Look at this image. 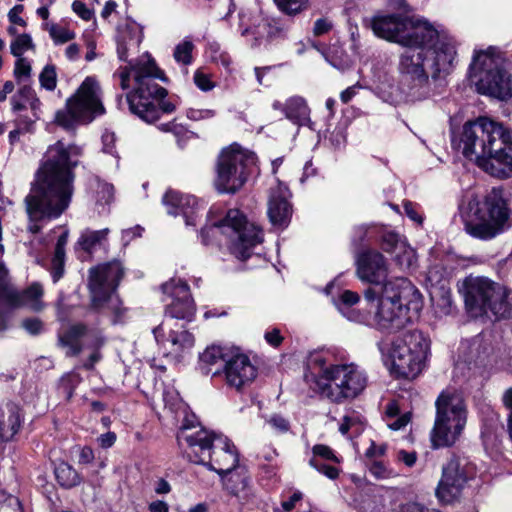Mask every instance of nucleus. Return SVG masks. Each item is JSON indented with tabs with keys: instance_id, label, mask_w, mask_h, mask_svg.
Instances as JSON below:
<instances>
[{
	"instance_id": "nucleus-29",
	"label": "nucleus",
	"mask_w": 512,
	"mask_h": 512,
	"mask_svg": "<svg viewBox=\"0 0 512 512\" xmlns=\"http://www.w3.org/2000/svg\"><path fill=\"white\" fill-rule=\"evenodd\" d=\"M285 116L292 122L303 125L309 120V108L302 97L294 96L285 103Z\"/></svg>"
},
{
	"instance_id": "nucleus-55",
	"label": "nucleus",
	"mask_w": 512,
	"mask_h": 512,
	"mask_svg": "<svg viewBox=\"0 0 512 512\" xmlns=\"http://www.w3.org/2000/svg\"><path fill=\"white\" fill-rule=\"evenodd\" d=\"M411 420V416L409 412H406L402 415H398L394 419L386 420L387 426L392 430H400L404 428Z\"/></svg>"
},
{
	"instance_id": "nucleus-23",
	"label": "nucleus",
	"mask_w": 512,
	"mask_h": 512,
	"mask_svg": "<svg viewBox=\"0 0 512 512\" xmlns=\"http://www.w3.org/2000/svg\"><path fill=\"white\" fill-rule=\"evenodd\" d=\"M408 19L398 15H377L373 17L371 27L376 36L401 45L405 43L403 34Z\"/></svg>"
},
{
	"instance_id": "nucleus-3",
	"label": "nucleus",
	"mask_w": 512,
	"mask_h": 512,
	"mask_svg": "<svg viewBox=\"0 0 512 512\" xmlns=\"http://www.w3.org/2000/svg\"><path fill=\"white\" fill-rule=\"evenodd\" d=\"M421 309L422 296L418 289L407 278L397 277L382 286L373 315L353 312L347 317L381 331L396 332L410 323Z\"/></svg>"
},
{
	"instance_id": "nucleus-41",
	"label": "nucleus",
	"mask_w": 512,
	"mask_h": 512,
	"mask_svg": "<svg viewBox=\"0 0 512 512\" xmlns=\"http://www.w3.org/2000/svg\"><path fill=\"white\" fill-rule=\"evenodd\" d=\"M404 242H406L404 238L392 231L384 232L381 236V247L390 254H395L400 247V243Z\"/></svg>"
},
{
	"instance_id": "nucleus-54",
	"label": "nucleus",
	"mask_w": 512,
	"mask_h": 512,
	"mask_svg": "<svg viewBox=\"0 0 512 512\" xmlns=\"http://www.w3.org/2000/svg\"><path fill=\"white\" fill-rule=\"evenodd\" d=\"M431 299L435 303L436 306H439L442 308L443 313H449L452 302H451V294L448 290H445L444 288H442L440 298L436 299V296H434L432 294Z\"/></svg>"
},
{
	"instance_id": "nucleus-62",
	"label": "nucleus",
	"mask_w": 512,
	"mask_h": 512,
	"mask_svg": "<svg viewBox=\"0 0 512 512\" xmlns=\"http://www.w3.org/2000/svg\"><path fill=\"white\" fill-rule=\"evenodd\" d=\"M114 78L119 79L123 90L128 88V66L121 64L114 73Z\"/></svg>"
},
{
	"instance_id": "nucleus-33",
	"label": "nucleus",
	"mask_w": 512,
	"mask_h": 512,
	"mask_svg": "<svg viewBox=\"0 0 512 512\" xmlns=\"http://www.w3.org/2000/svg\"><path fill=\"white\" fill-rule=\"evenodd\" d=\"M68 242V232L62 233L56 243L54 256L51 264V275L54 282H57L64 275L65 246Z\"/></svg>"
},
{
	"instance_id": "nucleus-49",
	"label": "nucleus",
	"mask_w": 512,
	"mask_h": 512,
	"mask_svg": "<svg viewBox=\"0 0 512 512\" xmlns=\"http://www.w3.org/2000/svg\"><path fill=\"white\" fill-rule=\"evenodd\" d=\"M369 472L377 479H388L394 475L391 469L379 461H374L370 465Z\"/></svg>"
},
{
	"instance_id": "nucleus-24",
	"label": "nucleus",
	"mask_w": 512,
	"mask_h": 512,
	"mask_svg": "<svg viewBox=\"0 0 512 512\" xmlns=\"http://www.w3.org/2000/svg\"><path fill=\"white\" fill-rule=\"evenodd\" d=\"M163 203L168 207L169 214H182L185 218L186 225H196L198 202L195 197L170 190L164 195Z\"/></svg>"
},
{
	"instance_id": "nucleus-8",
	"label": "nucleus",
	"mask_w": 512,
	"mask_h": 512,
	"mask_svg": "<svg viewBox=\"0 0 512 512\" xmlns=\"http://www.w3.org/2000/svg\"><path fill=\"white\" fill-rule=\"evenodd\" d=\"M465 230L472 237L489 240L503 232L509 219V210L499 188H493L480 202L471 196L467 204Z\"/></svg>"
},
{
	"instance_id": "nucleus-26",
	"label": "nucleus",
	"mask_w": 512,
	"mask_h": 512,
	"mask_svg": "<svg viewBox=\"0 0 512 512\" xmlns=\"http://www.w3.org/2000/svg\"><path fill=\"white\" fill-rule=\"evenodd\" d=\"M19 411L12 402L0 405V441H9L17 433L21 423Z\"/></svg>"
},
{
	"instance_id": "nucleus-27",
	"label": "nucleus",
	"mask_w": 512,
	"mask_h": 512,
	"mask_svg": "<svg viewBox=\"0 0 512 512\" xmlns=\"http://www.w3.org/2000/svg\"><path fill=\"white\" fill-rule=\"evenodd\" d=\"M236 346H219L212 345L207 347L200 355L202 368L206 374L212 376V372L216 368H222V365L227 363L228 355L233 353Z\"/></svg>"
},
{
	"instance_id": "nucleus-45",
	"label": "nucleus",
	"mask_w": 512,
	"mask_h": 512,
	"mask_svg": "<svg viewBox=\"0 0 512 512\" xmlns=\"http://www.w3.org/2000/svg\"><path fill=\"white\" fill-rule=\"evenodd\" d=\"M6 274L7 271L3 265L0 264V299H5L11 305L12 299L18 296V291L8 285L5 280Z\"/></svg>"
},
{
	"instance_id": "nucleus-9",
	"label": "nucleus",
	"mask_w": 512,
	"mask_h": 512,
	"mask_svg": "<svg viewBox=\"0 0 512 512\" xmlns=\"http://www.w3.org/2000/svg\"><path fill=\"white\" fill-rule=\"evenodd\" d=\"M436 416L431 431L434 448L450 447L459 439L467 422V409L462 395L453 389L441 392L435 402Z\"/></svg>"
},
{
	"instance_id": "nucleus-52",
	"label": "nucleus",
	"mask_w": 512,
	"mask_h": 512,
	"mask_svg": "<svg viewBox=\"0 0 512 512\" xmlns=\"http://www.w3.org/2000/svg\"><path fill=\"white\" fill-rule=\"evenodd\" d=\"M31 73V65L25 58H18L15 63L14 76L18 81L23 78H29Z\"/></svg>"
},
{
	"instance_id": "nucleus-21",
	"label": "nucleus",
	"mask_w": 512,
	"mask_h": 512,
	"mask_svg": "<svg viewBox=\"0 0 512 512\" xmlns=\"http://www.w3.org/2000/svg\"><path fill=\"white\" fill-rule=\"evenodd\" d=\"M161 288L163 293L172 299L166 307L164 320L183 319L191 321L195 315L196 307L187 283L180 279H171L164 283Z\"/></svg>"
},
{
	"instance_id": "nucleus-22",
	"label": "nucleus",
	"mask_w": 512,
	"mask_h": 512,
	"mask_svg": "<svg viewBox=\"0 0 512 512\" xmlns=\"http://www.w3.org/2000/svg\"><path fill=\"white\" fill-rule=\"evenodd\" d=\"M356 275L362 282L373 285L383 284L389 275V264L382 253L374 249L360 252L355 260Z\"/></svg>"
},
{
	"instance_id": "nucleus-34",
	"label": "nucleus",
	"mask_w": 512,
	"mask_h": 512,
	"mask_svg": "<svg viewBox=\"0 0 512 512\" xmlns=\"http://www.w3.org/2000/svg\"><path fill=\"white\" fill-rule=\"evenodd\" d=\"M57 482L64 488H72L80 484L81 477L67 462H60L54 470Z\"/></svg>"
},
{
	"instance_id": "nucleus-36",
	"label": "nucleus",
	"mask_w": 512,
	"mask_h": 512,
	"mask_svg": "<svg viewBox=\"0 0 512 512\" xmlns=\"http://www.w3.org/2000/svg\"><path fill=\"white\" fill-rule=\"evenodd\" d=\"M319 460L340 463V458L335 454V452L329 446L324 444H317L313 446L312 457L309 459V465L323 468V466L319 464Z\"/></svg>"
},
{
	"instance_id": "nucleus-56",
	"label": "nucleus",
	"mask_w": 512,
	"mask_h": 512,
	"mask_svg": "<svg viewBox=\"0 0 512 512\" xmlns=\"http://www.w3.org/2000/svg\"><path fill=\"white\" fill-rule=\"evenodd\" d=\"M99 188L97 202L103 205L109 204L113 199V187L109 184H102Z\"/></svg>"
},
{
	"instance_id": "nucleus-64",
	"label": "nucleus",
	"mask_w": 512,
	"mask_h": 512,
	"mask_svg": "<svg viewBox=\"0 0 512 512\" xmlns=\"http://www.w3.org/2000/svg\"><path fill=\"white\" fill-rule=\"evenodd\" d=\"M116 441V434L114 432H107L104 434H101L97 438V442L100 445V447L107 449L114 445Z\"/></svg>"
},
{
	"instance_id": "nucleus-63",
	"label": "nucleus",
	"mask_w": 512,
	"mask_h": 512,
	"mask_svg": "<svg viewBox=\"0 0 512 512\" xmlns=\"http://www.w3.org/2000/svg\"><path fill=\"white\" fill-rule=\"evenodd\" d=\"M22 326L30 334H38L42 328V323L39 319L31 318L23 321Z\"/></svg>"
},
{
	"instance_id": "nucleus-43",
	"label": "nucleus",
	"mask_w": 512,
	"mask_h": 512,
	"mask_svg": "<svg viewBox=\"0 0 512 512\" xmlns=\"http://www.w3.org/2000/svg\"><path fill=\"white\" fill-rule=\"evenodd\" d=\"M194 45L189 40L179 43L174 50L173 56L176 62L188 65L192 62V51Z\"/></svg>"
},
{
	"instance_id": "nucleus-48",
	"label": "nucleus",
	"mask_w": 512,
	"mask_h": 512,
	"mask_svg": "<svg viewBox=\"0 0 512 512\" xmlns=\"http://www.w3.org/2000/svg\"><path fill=\"white\" fill-rule=\"evenodd\" d=\"M319 464L321 466H323V468L318 467V466H311V467L331 480L338 478V476L340 474V469L336 466L337 463L327 462L325 460H319Z\"/></svg>"
},
{
	"instance_id": "nucleus-40",
	"label": "nucleus",
	"mask_w": 512,
	"mask_h": 512,
	"mask_svg": "<svg viewBox=\"0 0 512 512\" xmlns=\"http://www.w3.org/2000/svg\"><path fill=\"white\" fill-rule=\"evenodd\" d=\"M277 7L288 15H295L309 7L308 0H274Z\"/></svg>"
},
{
	"instance_id": "nucleus-6",
	"label": "nucleus",
	"mask_w": 512,
	"mask_h": 512,
	"mask_svg": "<svg viewBox=\"0 0 512 512\" xmlns=\"http://www.w3.org/2000/svg\"><path fill=\"white\" fill-rule=\"evenodd\" d=\"M402 46L423 50L431 58V78L433 81L446 77L452 70L456 56L453 43L447 35L427 20L409 18L403 34Z\"/></svg>"
},
{
	"instance_id": "nucleus-12",
	"label": "nucleus",
	"mask_w": 512,
	"mask_h": 512,
	"mask_svg": "<svg viewBox=\"0 0 512 512\" xmlns=\"http://www.w3.org/2000/svg\"><path fill=\"white\" fill-rule=\"evenodd\" d=\"M502 59L492 49L477 53L470 66V76L477 91L500 100L512 97V77L501 68Z\"/></svg>"
},
{
	"instance_id": "nucleus-35",
	"label": "nucleus",
	"mask_w": 512,
	"mask_h": 512,
	"mask_svg": "<svg viewBox=\"0 0 512 512\" xmlns=\"http://www.w3.org/2000/svg\"><path fill=\"white\" fill-rule=\"evenodd\" d=\"M108 229L102 230H85L77 241V245L86 252H92L106 239Z\"/></svg>"
},
{
	"instance_id": "nucleus-46",
	"label": "nucleus",
	"mask_w": 512,
	"mask_h": 512,
	"mask_svg": "<svg viewBox=\"0 0 512 512\" xmlns=\"http://www.w3.org/2000/svg\"><path fill=\"white\" fill-rule=\"evenodd\" d=\"M49 34L56 44H63L75 38V34L66 28L52 25Z\"/></svg>"
},
{
	"instance_id": "nucleus-51",
	"label": "nucleus",
	"mask_w": 512,
	"mask_h": 512,
	"mask_svg": "<svg viewBox=\"0 0 512 512\" xmlns=\"http://www.w3.org/2000/svg\"><path fill=\"white\" fill-rule=\"evenodd\" d=\"M193 79L195 85L202 91H210L215 87V84L211 81L210 76L201 70H197L195 72Z\"/></svg>"
},
{
	"instance_id": "nucleus-25",
	"label": "nucleus",
	"mask_w": 512,
	"mask_h": 512,
	"mask_svg": "<svg viewBox=\"0 0 512 512\" xmlns=\"http://www.w3.org/2000/svg\"><path fill=\"white\" fill-rule=\"evenodd\" d=\"M289 192L286 186L279 185L271 191L268 202V217L274 226L287 225L291 215L292 208L288 202Z\"/></svg>"
},
{
	"instance_id": "nucleus-59",
	"label": "nucleus",
	"mask_w": 512,
	"mask_h": 512,
	"mask_svg": "<svg viewBox=\"0 0 512 512\" xmlns=\"http://www.w3.org/2000/svg\"><path fill=\"white\" fill-rule=\"evenodd\" d=\"M72 8L83 20H90L93 16V12L80 0H75L72 4Z\"/></svg>"
},
{
	"instance_id": "nucleus-10",
	"label": "nucleus",
	"mask_w": 512,
	"mask_h": 512,
	"mask_svg": "<svg viewBox=\"0 0 512 512\" xmlns=\"http://www.w3.org/2000/svg\"><path fill=\"white\" fill-rule=\"evenodd\" d=\"M208 233L214 237L224 236L230 252L240 260L249 258L252 249L263 241V234L259 227L248 222L244 214L237 209L229 210L221 221L201 231L205 243Z\"/></svg>"
},
{
	"instance_id": "nucleus-7",
	"label": "nucleus",
	"mask_w": 512,
	"mask_h": 512,
	"mask_svg": "<svg viewBox=\"0 0 512 512\" xmlns=\"http://www.w3.org/2000/svg\"><path fill=\"white\" fill-rule=\"evenodd\" d=\"M465 305L473 317L490 312L497 318L512 317V290L486 277L469 276L462 282Z\"/></svg>"
},
{
	"instance_id": "nucleus-31",
	"label": "nucleus",
	"mask_w": 512,
	"mask_h": 512,
	"mask_svg": "<svg viewBox=\"0 0 512 512\" xmlns=\"http://www.w3.org/2000/svg\"><path fill=\"white\" fill-rule=\"evenodd\" d=\"M249 33L250 29H245L242 35L245 36ZM251 33L255 36V45H257L264 37L269 40L282 37L284 35V29L276 22L270 21L269 19H262Z\"/></svg>"
},
{
	"instance_id": "nucleus-53",
	"label": "nucleus",
	"mask_w": 512,
	"mask_h": 512,
	"mask_svg": "<svg viewBox=\"0 0 512 512\" xmlns=\"http://www.w3.org/2000/svg\"><path fill=\"white\" fill-rule=\"evenodd\" d=\"M19 505L18 499L0 491V512H12Z\"/></svg>"
},
{
	"instance_id": "nucleus-32",
	"label": "nucleus",
	"mask_w": 512,
	"mask_h": 512,
	"mask_svg": "<svg viewBox=\"0 0 512 512\" xmlns=\"http://www.w3.org/2000/svg\"><path fill=\"white\" fill-rule=\"evenodd\" d=\"M221 478L224 487L235 496L247 487L248 477L244 468L237 467L231 472L221 475Z\"/></svg>"
},
{
	"instance_id": "nucleus-47",
	"label": "nucleus",
	"mask_w": 512,
	"mask_h": 512,
	"mask_svg": "<svg viewBox=\"0 0 512 512\" xmlns=\"http://www.w3.org/2000/svg\"><path fill=\"white\" fill-rule=\"evenodd\" d=\"M302 506V494L295 492L288 500L282 502V510L277 512H300ZM302 512L310 511L303 510Z\"/></svg>"
},
{
	"instance_id": "nucleus-39",
	"label": "nucleus",
	"mask_w": 512,
	"mask_h": 512,
	"mask_svg": "<svg viewBox=\"0 0 512 512\" xmlns=\"http://www.w3.org/2000/svg\"><path fill=\"white\" fill-rule=\"evenodd\" d=\"M336 363H329L328 358L325 354L316 352L310 355L308 360V365L310 368L316 370H319V375L315 380V383L317 384V381H321L322 383H325V370L332 367V365H335Z\"/></svg>"
},
{
	"instance_id": "nucleus-61",
	"label": "nucleus",
	"mask_w": 512,
	"mask_h": 512,
	"mask_svg": "<svg viewBox=\"0 0 512 512\" xmlns=\"http://www.w3.org/2000/svg\"><path fill=\"white\" fill-rule=\"evenodd\" d=\"M332 28V24L327 19L321 18L316 20L313 27V33L316 36L327 33Z\"/></svg>"
},
{
	"instance_id": "nucleus-50",
	"label": "nucleus",
	"mask_w": 512,
	"mask_h": 512,
	"mask_svg": "<svg viewBox=\"0 0 512 512\" xmlns=\"http://www.w3.org/2000/svg\"><path fill=\"white\" fill-rule=\"evenodd\" d=\"M215 115L216 112L212 109L189 108L186 112L187 118L193 121L208 120L213 118Z\"/></svg>"
},
{
	"instance_id": "nucleus-2",
	"label": "nucleus",
	"mask_w": 512,
	"mask_h": 512,
	"mask_svg": "<svg viewBox=\"0 0 512 512\" xmlns=\"http://www.w3.org/2000/svg\"><path fill=\"white\" fill-rule=\"evenodd\" d=\"M462 154L486 173L512 176V130L481 116L464 124L460 139Z\"/></svg>"
},
{
	"instance_id": "nucleus-1",
	"label": "nucleus",
	"mask_w": 512,
	"mask_h": 512,
	"mask_svg": "<svg viewBox=\"0 0 512 512\" xmlns=\"http://www.w3.org/2000/svg\"><path fill=\"white\" fill-rule=\"evenodd\" d=\"M82 148L59 140L50 145L35 182L25 197L28 231L41 230L40 221L58 218L69 207L74 193V169L79 165Z\"/></svg>"
},
{
	"instance_id": "nucleus-37",
	"label": "nucleus",
	"mask_w": 512,
	"mask_h": 512,
	"mask_svg": "<svg viewBox=\"0 0 512 512\" xmlns=\"http://www.w3.org/2000/svg\"><path fill=\"white\" fill-rule=\"evenodd\" d=\"M394 261L399 266L400 270H408L416 262L415 251L407 242L400 243L398 251L394 254Z\"/></svg>"
},
{
	"instance_id": "nucleus-58",
	"label": "nucleus",
	"mask_w": 512,
	"mask_h": 512,
	"mask_svg": "<svg viewBox=\"0 0 512 512\" xmlns=\"http://www.w3.org/2000/svg\"><path fill=\"white\" fill-rule=\"evenodd\" d=\"M267 422L279 432H286L289 429V422L280 415H272Z\"/></svg>"
},
{
	"instance_id": "nucleus-57",
	"label": "nucleus",
	"mask_w": 512,
	"mask_h": 512,
	"mask_svg": "<svg viewBox=\"0 0 512 512\" xmlns=\"http://www.w3.org/2000/svg\"><path fill=\"white\" fill-rule=\"evenodd\" d=\"M36 120L33 115L30 117L29 115L19 114L15 119V124L22 131L30 132Z\"/></svg>"
},
{
	"instance_id": "nucleus-15",
	"label": "nucleus",
	"mask_w": 512,
	"mask_h": 512,
	"mask_svg": "<svg viewBox=\"0 0 512 512\" xmlns=\"http://www.w3.org/2000/svg\"><path fill=\"white\" fill-rule=\"evenodd\" d=\"M429 349L430 341L421 331L405 332L392 344L393 371L400 377L415 378L425 367Z\"/></svg>"
},
{
	"instance_id": "nucleus-60",
	"label": "nucleus",
	"mask_w": 512,
	"mask_h": 512,
	"mask_svg": "<svg viewBox=\"0 0 512 512\" xmlns=\"http://www.w3.org/2000/svg\"><path fill=\"white\" fill-rule=\"evenodd\" d=\"M23 9V5H16L9 11L8 18L12 24L20 26L26 25L25 20L22 17H20V14L22 13Z\"/></svg>"
},
{
	"instance_id": "nucleus-30",
	"label": "nucleus",
	"mask_w": 512,
	"mask_h": 512,
	"mask_svg": "<svg viewBox=\"0 0 512 512\" xmlns=\"http://www.w3.org/2000/svg\"><path fill=\"white\" fill-rule=\"evenodd\" d=\"M43 295L42 286L34 283L23 292H18V296L12 299V306H29L31 309L38 311L42 308L40 298Z\"/></svg>"
},
{
	"instance_id": "nucleus-44",
	"label": "nucleus",
	"mask_w": 512,
	"mask_h": 512,
	"mask_svg": "<svg viewBox=\"0 0 512 512\" xmlns=\"http://www.w3.org/2000/svg\"><path fill=\"white\" fill-rule=\"evenodd\" d=\"M39 82L43 88L53 91L57 85L56 69L53 65H46L39 75Z\"/></svg>"
},
{
	"instance_id": "nucleus-17",
	"label": "nucleus",
	"mask_w": 512,
	"mask_h": 512,
	"mask_svg": "<svg viewBox=\"0 0 512 512\" xmlns=\"http://www.w3.org/2000/svg\"><path fill=\"white\" fill-rule=\"evenodd\" d=\"M431 58L423 50L408 48L400 56L399 72L402 81L409 86L408 96L412 100H422L433 94L428 71L431 72Z\"/></svg>"
},
{
	"instance_id": "nucleus-18",
	"label": "nucleus",
	"mask_w": 512,
	"mask_h": 512,
	"mask_svg": "<svg viewBox=\"0 0 512 512\" xmlns=\"http://www.w3.org/2000/svg\"><path fill=\"white\" fill-rule=\"evenodd\" d=\"M475 471L467 460L453 457L442 468V476L436 488L440 502L450 504L458 500Z\"/></svg>"
},
{
	"instance_id": "nucleus-11",
	"label": "nucleus",
	"mask_w": 512,
	"mask_h": 512,
	"mask_svg": "<svg viewBox=\"0 0 512 512\" xmlns=\"http://www.w3.org/2000/svg\"><path fill=\"white\" fill-rule=\"evenodd\" d=\"M325 381H317L319 393L331 402L340 404L361 395L367 386L368 376L354 362L336 363L325 370Z\"/></svg>"
},
{
	"instance_id": "nucleus-4",
	"label": "nucleus",
	"mask_w": 512,
	"mask_h": 512,
	"mask_svg": "<svg viewBox=\"0 0 512 512\" xmlns=\"http://www.w3.org/2000/svg\"><path fill=\"white\" fill-rule=\"evenodd\" d=\"M131 72L135 88L130 93V112L147 123H153L159 119L160 111L170 114L176 110L177 103L165 99L168 91L152 81L158 79L167 83L168 78L149 53H144L130 65Z\"/></svg>"
},
{
	"instance_id": "nucleus-16",
	"label": "nucleus",
	"mask_w": 512,
	"mask_h": 512,
	"mask_svg": "<svg viewBox=\"0 0 512 512\" xmlns=\"http://www.w3.org/2000/svg\"><path fill=\"white\" fill-rule=\"evenodd\" d=\"M100 86L94 77H87L73 97L67 100L66 109L56 113V122L65 129L75 124H87L105 109L100 100Z\"/></svg>"
},
{
	"instance_id": "nucleus-5",
	"label": "nucleus",
	"mask_w": 512,
	"mask_h": 512,
	"mask_svg": "<svg viewBox=\"0 0 512 512\" xmlns=\"http://www.w3.org/2000/svg\"><path fill=\"white\" fill-rule=\"evenodd\" d=\"M183 423L177 442L190 461L207 465L220 476L239 467V455L233 443L223 435H216L203 428Z\"/></svg>"
},
{
	"instance_id": "nucleus-20",
	"label": "nucleus",
	"mask_w": 512,
	"mask_h": 512,
	"mask_svg": "<svg viewBox=\"0 0 512 512\" xmlns=\"http://www.w3.org/2000/svg\"><path fill=\"white\" fill-rule=\"evenodd\" d=\"M153 334L163 354L175 361L194 346L193 335L175 321L163 320Z\"/></svg>"
},
{
	"instance_id": "nucleus-28",
	"label": "nucleus",
	"mask_w": 512,
	"mask_h": 512,
	"mask_svg": "<svg viewBox=\"0 0 512 512\" xmlns=\"http://www.w3.org/2000/svg\"><path fill=\"white\" fill-rule=\"evenodd\" d=\"M87 328L83 324H76L71 326L65 333L60 335L59 342L63 347L68 349L67 355L76 356L82 351V346L79 342L80 338L86 335Z\"/></svg>"
},
{
	"instance_id": "nucleus-42",
	"label": "nucleus",
	"mask_w": 512,
	"mask_h": 512,
	"mask_svg": "<svg viewBox=\"0 0 512 512\" xmlns=\"http://www.w3.org/2000/svg\"><path fill=\"white\" fill-rule=\"evenodd\" d=\"M32 48L34 45L28 34L18 35L10 45L11 54L17 58H22V54Z\"/></svg>"
},
{
	"instance_id": "nucleus-14",
	"label": "nucleus",
	"mask_w": 512,
	"mask_h": 512,
	"mask_svg": "<svg viewBox=\"0 0 512 512\" xmlns=\"http://www.w3.org/2000/svg\"><path fill=\"white\" fill-rule=\"evenodd\" d=\"M125 271L122 263L117 260L98 265L89 270L88 287L95 306L107 302L109 310L113 313V323H123L126 309L123 302L115 293Z\"/></svg>"
},
{
	"instance_id": "nucleus-19",
	"label": "nucleus",
	"mask_w": 512,
	"mask_h": 512,
	"mask_svg": "<svg viewBox=\"0 0 512 512\" xmlns=\"http://www.w3.org/2000/svg\"><path fill=\"white\" fill-rule=\"evenodd\" d=\"M258 375V369L249 355L236 347L228 355L227 363L212 372V378H220L225 385L237 392H242L252 385Z\"/></svg>"
},
{
	"instance_id": "nucleus-13",
	"label": "nucleus",
	"mask_w": 512,
	"mask_h": 512,
	"mask_svg": "<svg viewBox=\"0 0 512 512\" xmlns=\"http://www.w3.org/2000/svg\"><path fill=\"white\" fill-rule=\"evenodd\" d=\"M257 163L256 155L233 143L222 149L216 164L214 184L220 193H235L243 187L250 170Z\"/></svg>"
},
{
	"instance_id": "nucleus-38",
	"label": "nucleus",
	"mask_w": 512,
	"mask_h": 512,
	"mask_svg": "<svg viewBox=\"0 0 512 512\" xmlns=\"http://www.w3.org/2000/svg\"><path fill=\"white\" fill-rule=\"evenodd\" d=\"M363 431V423L356 413L343 416L339 424V432L344 435L356 436Z\"/></svg>"
}]
</instances>
